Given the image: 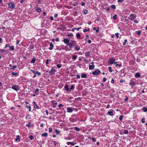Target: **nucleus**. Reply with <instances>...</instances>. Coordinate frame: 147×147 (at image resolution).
Wrapping results in <instances>:
<instances>
[{
  "mask_svg": "<svg viewBox=\"0 0 147 147\" xmlns=\"http://www.w3.org/2000/svg\"><path fill=\"white\" fill-rule=\"evenodd\" d=\"M71 42H70L69 44L68 45L69 46V47L71 49L73 47H74L76 45V43L75 41L72 40Z\"/></svg>",
  "mask_w": 147,
  "mask_h": 147,
  "instance_id": "obj_1",
  "label": "nucleus"
},
{
  "mask_svg": "<svg viewBox=\"0 0 147 147\" xmlns=\"http://www.w3.org/2000/svg\"><path fill=\"white\" fill-rule=\"evenodd\" d=\"M11 88L16 91H18L20 89V88L17 85H14L11 87Z\"/></svg>",
  "mask_w": 147,
  "mask_h": 147,
  "instance_id": "obj_2",
  "label": "nucleus"
},
{
  "mask_svg": "<svg viewBox=\"0 0 147 147\" xmlns=\"http://www.w3.org/2000/svg\"><path fill=\"white\" fill-rule=\"evenodd\" d=\"M100 72V71L99 69H97L95 71H93L92 72V74L94 75H97L99 74Z\"/></svg>",
  "mask_w": 147,
  "mask_h": 147,
  "instance_id": "obj_3",
  "label": "nucleus"
},
{
  "mask_svg": "<svg viewBox=\"0 0 147 147\" xmlns=\"http://www.w3.org/2000/svg\"><path fill=\"white\" fill-rule=\"evenodd\" d=\"M108 62L110 64H112L114 63L115 62V59L113 58H110L108 60Z\"/></svg>",
  "mask_w": 147,
  "mask_h": 147,
  "instance_id": "obj_4",
  "label": "nucleus"
},
{
  "mask_svg": "<svg viewBox=\"0 0 147 147\" xmlns=\"http://www.w3.org/2000/svg\"><path fill=\"white\" fill-rule=\"evenodd\" d=\"M129 19L131 21H133L136 18V16H135L133 13L131 14L130 15Z\"/></svg>",
  "mask_w": 147,
  "mask_h": 147,
  "instance_id": "obj_5",
  "label": "nucleus"
},
{
  "mask_svg": "<svg viewBox=\"0 0 147 147\" xmlns=\"http://www.w3.org/2000/svg\"><path fill=\"white\" fill-rule=\"evenodd\" d=\"M8 6L9 8L11 9H13L14 8L15 5V4L12 3H10L8 4Z\"/></svg>",
  "mask_w": 147,
  "mask_h": 147,
  "instance_id": "obj_6",
  "label": "nucleus"
},
{
  "mask_svg": "<svg viewBox=\"0 0 147 147\" xmlns=\"http://www.w3.org/2000/svg\"><path fill=\"white\" fill-rule=\"evenodd\" d=\"M55 72V69L54 68H52L51 70L49 71V74L50 75H52L54 74Z\"/></svg>",
  "mask_w": 147,
  "mask_h": 147,
  "instance_id": "obj_7",
  "label": "nucleus"
},
{
  "mask_svg": "<svg viewBox=\"0 0 147 147\" xmlns=\"http://www.w3.org/2000/svg\"><path fill=\"white\" fill-rule=\"evenodd\" d=\"M113 110L112 109H111L110 111H108L107 112V114L110 116H113L114 114L113 113Z\"/></svg>",
  "mask_w": 147,
  "mask_h": 147,
  "instance_id": "obj_8",
  "label": "nucleus"
},
{
  "mask_svg": "<svg viewBox=\"0 0 147 147\" xmlns=\"http://www.w3.org/2000/svg\"><path fill=\"white\" fill-rule=\"evenodd\" d=\"M89 69L90 70L93 69L94 68V65L93 64H92V65H90V64L89 65Z\"/></svg>",
  "mask_w": 147,
  "mask_h": 147,
  "instance_id": "obj_9",
  "label": "nucleus"
},
{
  "mask_svg": "<svg viewBox=\"0 0 147 147\" xmlns=\"http://www.w3.org/2000/svg\"><path fill=\"white\" fill-rule=\"evenodd\" d=\"M73 111L72 109L70 107H68L67 109V112L68 113H71Z\"/></svg>",
  "mask_w": 147,
  "mask_h": 147,
  "instance_id": "obj_10",
  "label": "nucleus"
},
{
  "mask_svg": "<svg viewBox=\"0 0 147 147\" xmlns=\"http://www.w3.org/2000/svg\"><path fill=\"white\" fill-rule=\"evenodd\" d=\"M63 41L65 43L69 44V40L66 38H65L63 40Z\"/></svg>",
  "mask_w": 147,
  "mask_h": 147,
  "instance_id": "obj_11",
  "label": "nucleus"
},
{
  "mask_svg": "<svg viewBox=\"0 0 147 147\" xmlns=\"http://www.w3.org/2000/svg\"><path fill=\"white\" fill-rule=\"evenodd\" d=\"M75 46H76L75 48V49L77 51H79L80 49V47L79 46L76 45Z\"/></svg>",
  "mask_w": 147,
  "mask_h": 147,
  "instance_id": "obj_12",
  "label": "nucleus"
},
{
  "mask_svg": "<svg viewBox=\"0 0 147 147\" xmlns=\"http://www.w3.org/2000/svg\"><path fill=\"white\" fill-rule=\"evenodd\" d=\"M109 81L111 83H114V80L112 78H109V79L108 83Z\"/></svg>",
  "mask_w": 147,
  "mask_h": 147,
  "instance_id": "obj_13",
  "label": "nucleus"
},
{
  "mask_svg": "<svg viewBox=\"0 0 147 147\" xmlns=\"http://www.w3.org/2000/svg\"><path fill=\"white\" fill-rule=\"evenodd\" d=\"M81 77L82 78H86L87 77V75L85 73H83L81 75Z\"/></svg>",
  "mask_w": 147,
  "mask_h": 147,
  "instance_id": "obj_14",
  "label": "nucleus"
},
{
  "mask_svg": "<svg viewBox=\"0 0 147 147\" xmlns=\"http://www.w3.org/2000/svg\"><path fill=\"white\" fill-rule=\"evenodd\" d=\"M50 47L49 48V49L50 50H52L53 49V47H54L53 45V44L52 43V42H51L50 43Z\"/></svg>",
  "mask_w": 147,
  "mask_h": 147,
  "instance_id": "obj_15",
  "label": "nucleus"
},
{
  "mask_svg": "<svg viewBox=\"0 0 147 147\" xmlns=\"http://www.w3.org/2000/svg\"><path fill=\"white\" fill-rule=\"evenodd\" d=\"M140 75L139 73H137L135 74V77L136 78H138L140 77Z\"/></svg>",
  "mask_w": 147,
  "mask_h": 147,
  "instance_id": "obj_16",
  "label": "nucleus"
},
{
  "mask_svg": "<svg viewBox=\"0 0 147 147\" xmlns=\"http://www.w3.org/2000/svg\"><path fill=\"white\" fill-rule=\"evenodd\" d=\"M34 104V107L35 108H36L37 109H38L39 108L37 106V105L36 104V102H33Z\"/></svg>",
  "mask_w": 147,
  "mask_h": 147,
  "instance_id": "obj_17",
  "label": "nucleus"
},
{
  "mask_svg": "<svg viewBox=\"0 0 147 147\" xmlns=\"http://www.w3.org/2000/svg\"><path fill=\"white\" fill-rule=\"evenodd\" d=\"M85 54L86 57H89L90 55V53L89 52H86L85 53Z\"/></svg>",
  "mask_w": 147,
  "mask_h": 147,
  "instance_id": "obj_18",
  "label": "nucleus"
},
{
  "mask_svg": "<svg viewBox=\"0 0 147 147\" xmlns=\"http://www.w3.org/2000/svg\"><path fill=\"white\" fill-rule=\"evenodd\" d=\"M36 60V59H35L34 57L31 60V63H34L35 62V61Z\"/></svg>",
  "mask_w": 147,
  "mask_h": 147,
  "instance_id": "obj_19",
  "label": "nucleus"
},
{
  "mask_svg": "<svg viewBox=\"0 0 147 147\" xmlns=\"http://www.w3.org/2000/svg\"><path fill=\"white\" fill-rule=\"evenodd\" d=\"M20 136L19 135H18L16 136V138L15 139V140L16 141H18V140L19 141V142L20 141Z\"/></svg>",
  "mask_w": 147,
  "mask_h": 147,
  "instance_id": "obj_20",
  "label": "nucleus"
},
{
  "mask_svg": "<svg viewBox=\"0 0 147 147\" xmlns=\"http://www.w3.org/2000/svg\"><path fill=\"white\" fill-rule=\"evenodd\" d=\"M36 11L38 12H40L41 11V10L40 9L39 7H37L36 9Z\"/></svg>",
  "mask_w": 147,
  "mask_h": 147,
  "instance_id": "obj_21",
  "label": "nucleus"
},
{
  "mask_svg": "<svg viewBox=\"0 0 147 147\" xmlns=\"http://www.w3.org/2000/svg\"><path fill=\"white\" fill-rule=\"evenodd\" d=\"M76 37L78 38H80V34L79 33H77L76 35Z\"/></svg>",
  "mask_w": 147,
  "mask_h": 147,
  "instance_id": "obj_22",
  "label": "nucleus"
},
{
  "mask_svg": "<svg viewBox=\"0 0 147 147\" xmlns=\"http://www.w3.org/2000/svg\"><path fill=\"white\" fill-rule=\"evenodd\" d=\"M77 55H74L72 56V59L74 61L77 58Z\"/></svg>",
  "mask_w": 147,
  "mask_h": 147,
  "instance_id": "obj_23",
  "label": "nucleus"
},
{
  "mask_svg": "<svg viewBox=\"0 0 147 147\" xmlns=\"http://www.w3.org/2000/svg\"><path fill=\"white\" fill-rule=\"evenodd\" d=\"M142 110L145 112H146L147 111V108L145 107H143L142 108Z\"/></svg>",
  "mask_w": 147,
  "mask_h": 147,
  "instance_id": "obj_24",
  "label": "nucleus"
},
{
  "mask_svg": "<svg viewBox=\"0 0 147 147\" xmlns=\"http://www.w3.org/2000/svg\"><path fill=\"white\" fill-rule=\"evenodd\" d=\"M9 49L11 51L13 50L14 49V46H9Z\"/></svg>",
  "mask_w": 147,
  "mask_h": 147,
  "instance_id": "obj_25",
  "label": "nucleus"
},
{
  "mask_svg": "<svg viewBox=\"0 0 147 147\" xmlns=\"http://www.w3.org/2000/svg\"><path fill=\"white\" fill-rule=\"evenodd\" d=\"M123 117H124L123 115H120L119 118V120L121 121H122Z\"/></svg>",
  "mask_w": 147,
  "mask_h": 147,
  "instance_id": "obj_26",
  "label": "nucleus"
},
{
  "mask_svg": "<svg viewBox=\"0 0 147 147\" xmlns=\"http://www.w3.org/2000/svg\"><path fill=\"white\" fill-rule=\"evenodd\" d=\"M26 126L28 127L29 128L31 127L32 126L31 125L30 122H29L28 124L26 125Z\"/></svg>",
  "mask_w": 147,
  "mask_h": 147,
  "instance_id": "obj_27",
  "label": "nucleus"
},
{
  "mask_svg": "<svg viewBox=\"0 0 147 147\" xmlns=\"http://www.w3.org/2000/svg\"><path fill=\"white\" fill-rule=\"evenodd\" d=\"M42 136L43 137H46L47 136V133L42 134Z\"/></svg>",
  "mask_w": 147,
  "mask_h": 147,
  "instance_id": "obj_28",
  "label": "nucleus"
},
{
  "mask_svg": "<svg viewBox=\"0 0 147 147\" xmlns=\"http://www.w3.org/2000/svg\"><path fill=\"white\" fill-rule=\"evenodd\" d=\"M35 74H37L38 76H40L41 74L40 72H39L38 71H36L35 73Z\"/></svg>",
  "mask_w": 147,
  "mask_h": 147,
  "instance_id": "obj_29",
  "label": "nucleus"
},
{
  "mask_svg": "<svg viewBox=\"0 0 147 147\" xmlns=\"http://www.w3.org/2000/svg\"><path fill=\"white\" fill-rule=\"evenodd\" d=\"M141 32L140 30H138V31H136L135 32V33L137 34L138 35H140L141 34Z\"/></svg>",
  "mask_w": 147,
  "mask_h": 147,
  "instance_id": "obj_30",
  "label": "nucleus"
},
{
  "mask_svg": "<svg viewBox=\"0 0 147 147\" xmlns=\"http://www.w3.org/2000/svg\"><path fill=\"white\" fill-rule=\"evenodd\" d=\"M123 132L125 134H127L128 133V131L127 129H125Z\"/></svg>",
  "mask_w": 147,
  "mask_h": 147,
  "instance_id": "obj_31",
  "label": "nucleus"
},
{
  "mask_svg": "<svg viewBox=\"0 0 147 147\" xmlns=\"http://www.w3.org/2000/svg\"><path fill=\"white\" fill-rule=\"evenodd\" d=\"M65 89L67 90L68 91L69 90V88L68 86V85L66 84L65 86Z\"/></svg>",
  "mask_w": 147,
  "mask_h": 147,
  "instance_id": "obj_32",
  "label": "nucleus"
},
{
  "mask_svg": "<svg viewBox=\"0 0 147 147\" xmlns=\"http://www.w3.org/2000/svg\"><path fill=\"white\" fill-rule=\"evenodd\" d=\"M51 102L52 103L53 105V107H55V101L52 100Z\"/></svg>",
  "mask_w": 147,
  "mask_h": 147,
  "instance_id": "obj_33",
  "label": "nucleus"
},
{
  "mask_svg": "<svg viewBox=\"0 0 147 147\" xmlns=\"http://www.w3.org/2000/svg\"><path fill=\"white\" fill-rule=\"evenodd\" d=\"M29 49H33L34 48V46L32 45H30L29 46Z\"/></svg>",
  "mask_w": 147,
  "mask_h": 147,
  "instance_id": "obj_34",
  "label": "nucleus"
},
{
  "mask_svg": "<svg viewBox=\"0 0 147 147\" xmlns=\"http://www.w3.org/2000/svg\"><path fill=\"white\" fill-rule=\"evenodd\" d=\"M11 74L13 76H16L18 75V73L17 72H13Z\"/></svg>",
  "mask_w": 147,
  "mask_h": 147,
  "instance_id": "obj_35",
  "label": "nucleus"
},
{
  "mask_svg": "<svg viewBox=\"0 0 147 147\" xmlns=\"http://www.w3.org/2000/svg\"><path fill=\"white\" fill-rule=\"evenodd\" d=\"M111 7L113 9H115L116 8L115 5H111Z\"/></svg>",
  "mask_w": 147,
  "mask_h": 147,
  "instance_id": "obj_36",
  "label": "nucleus"
},
{
  "mask_svg": "<svg viewBox=\"0 0 147 147\" xmlns=\"http://www.w3.org/2000/svg\"><path fill=\"white\" fill-rule=\"evenodd\" d=\"M74 129L76 131H79L80 130V129L77 127H76L74 128Z\"/></svg>",
  "mask_w": 147,
  "mask_h": 147,
  "instance_id": "obj_37",
  "label": "nucleus"
},
{
  "mask_svg": "<svg viewBox=\"0 0 147 147\" xmlns=\"http://www.w3.org/2000/svg\"><path fill=\"white\" fill-rule=\"evenodd\" d=\"M108 69L110 72H111L113 71V70H112V68L111 67H108Z\"/></svg>",
  "mask_w": 147,
  "mask_h": 147,
  "instance_id": "obj_38",
  "label": "nucleus"
},
{
  "mask_svg": "<svg viewBox=\"0 0 147 147\" xmlns=\"http://www.w3.org/2000/svg\"><path fill=\"white\" fill-rule=\"evenodd\" d=\"M145 118H143L141 119V121L142 123H144L145 122Z\"/></svg>",
  "mask_w": 147,
  "mask_h": 147,
  "instance_id": "obj_39",
  "label": "nucleus"
},
{
  "mask_svg": "<svg viewBox=\"0 0 147 147\" xmlns=\"http://www.w3.org/2000/svg\"><path fill=\"white\" fill-rule=\"evenodd\" d=\"M115 66H116V67H117V66H119V67H121V65L117 64V62H115Z\"/></svg>",
  "mask_w": 147,
  "mask_h": 147,
  "instance_id": "obj_40",
  "label": "nucleus"
},
{
  "mask_svg": "<svg viewBox=\"0 0 147 147\" xmlns=\"http://www.w3.org/2000/svg\"><path fill=\"white\" fill-rule=\"evenodd\" d=\"M117 14L115 15L113 17V19L114 20L116 19H117Z\"/></svg>",
  "mask_w": 147,
  "mask_h": 147,
  "instance_id": "obj_41",
  "label": "nucleus"
},
{
  "mask_svg": "<svg viewBox=\"0 0 147 147\" xmlns=\"http://www.w3.org/2000/svg\"><path fill=\"white\" fill-rule=\"evenodd\" d=\"M60 132L59 130L56 129V133L57 134H59L60 133Z\"/></svg>",
  "mask_w": 147,
  "mask_h": 147,
  "instance_id": "obj_42",
  "label": "nucleus"
},
{
  "mask_svg": "<svg viewBox=\"0 0 147 147\" xmlns=\"http://www.w3.org/2000/svg\"><path fill=\"white\" fill-rule=\"evenodd\" d=\"M17 66L16 65L13 66L12 68L11 69L14 70L15 69L17 68Z\"/></svg>",
  "mask_w": 147,
  "mask_h": 147,
  "instance_id": "obj_43",
  "label": "nucleus"
},
{
  "mask_svg": "<svg viewBox=\"0 0 147 147\" xmlns=\"http://www.w3.org/2000/svg\"><path fill=\"white\" fill-rule=\"evenodd\" d=\"M29 138L31 140H32L34 139V137L32 135H30L29 136Z\"/></svg>",
  "mask_w": 147,
  "mask_h": 147,
  "instance_id": "obj_44",
  "label": "nucleus"
},
{
  "mask_svg": "<svg viewBox=\"0 0 147 147\" xmlns=\"http://www.w3.org/2000/svg\"><path fill=\"white\" fill-rule=\"evenodd\" d=\"M56 65L58 68H60L61 67V65L60 64H58Z\"/></svg>",
  "mask_w": 147,
  "mask_h": 147,
  "instance_id": "obj_45",
  "label": "nucleus"
},
{
  "mask_svg": "<svg viewBox=\"0 0 147 147\" xmlns=\"http://www.w3.org/2000/svg\"><path fill=\"white\" fill-rule=\"evenodd\" d=\"M127 40L126 39L124 40V42L123 43V45H126V43L127 42Z\"/></svg>",
  "mask_w": 147,
  "mask_h": 147,
  "instance_id": "obj_46",
  "label": "nucleus"
},
{
  "mask_svg": "<svg viewBox=\"0 0 147 147\" xmlns=\"http://www.w3.org/2000/svg\"><path fill=\"white\" fill-rule=\"evenodd\" d=\"M39 91V89L38 88L36 89L34 91L35 93H36Z\"/></svg>",
  "mask_w": 147,
  "mask_h": 147,
  "instance_id": "obj_47",
  "label": "nucleus"
},
{
  "mask_svg": "<svg viewBox=\"0 0 147 147\" xmlns=\"http://www.w3.org/2000/svg\"><path fill=\"white\" fill-rule=\"evenodd\" d=\"M74 88V86L73 85H72L71 87L70 91H71V90H73Z\"/></svg>",
  "mask_w": 147,
  "mask_h": 147,
  "instance_id": "obj_48",
  "label": "nucleus"
},
{
  "mask_svg": "<svg viewBox=\"0 0 147 147\" xmlns=\"http://www.w3.org/2000/svg\"><path fill=\"white\" fill-rule=\"evenodd\" d=\"M73 35V34L71 33V34H68L67 35V36H68V37H70V36H72Z\"/></svg>",
  "mask_w": 147,
  "mask_h": 147,
  "instance_id": "obj_49",
  "label": "nucleus"
},
{
  "mask_svg": "<svg viewBox=\"0 0 147 147\" xmlns=\"http://www.w3.org/2000/svg\"><path fill=\"white\" fill-rule=\"evenodd\" d=\"M88 13V10H85L84 11V13L85 14H86Z\"/></svg>",
  "mask_w": 147,
  "mask_h": 147,
  "instance_id": "obj_50",
  "label": "nucleus"
},
{
  "mask_svg": "<svg viewBox=\"0 0 147 147\" xmlns=\"http://www.w3.org/2000/svg\"><path fill=\"white\" fill-rule=\"evenodd\" d=\"M52 128L50 127L49 128V132L51 133V132H52Z\"/></svg>",
  "mask_w": 147,
  "mask_h": 147,
  "instance_id": "obj_51",
  "label": "nucleus"
},
{
  "mask_svg": "<svg viewBox=\"0 0 147 147\" xmlns=\"http://www.w3.org/2000/svg\"><path fill=\"white\" fill-rule=\"evenodd\" d=\"M91 140H92L93 142H94L96 141V139H95V138H94L93 137V138H92Z\"/></svg>",
  "mask_w": 147,
  "mask_h": 147,
  "instance_id": "obj_52",
  "label": "nucleus"
},
{
  "mask_svg": "<svg viewBox=\"0 0 147 147\" xmlns=\"http://www.w3.org/2000/svg\"><path fill=\"white\" fill-rule=\"evenodd\" d=\"M106 80H107V79L105 78V77L103 78V80H102V82H105L106 81Z\"/></svg>",
  "mask_w": 147,
  "mask_h": 147,
  "instance_id": "obj_53",
  "label": "nucleus"
},
{
  "mask_svg": "<svg viewBox=\"0 0 147 147\" xmlns=\"http://www.w3.org/2000/svg\"><path fill=\"white\" fill-rule=\"evenodd\" d=\"M30 70L31 71H32V72H33V74H35V72H36V71H35V70H34L33 69H30Z\"/></svg>",
  "mask_w": 147,
  "mask_h": 147,
  "instance_id": "obj_54",
  "label": "nucleus"
},
{
  "mask_svg": "<svg viewBox=\"0 0 147 147\" xmlns=\"http://www.w3.org/2000/svg\"><path fill=\"white\" fill-rule=\"evenodd\" d=\"M118 34H119V33H116L115 34V35H116V36L117 38H119Z\"/></svg>",
  "mask_w": 147,
  "mask_h": 147,
  "instance_id": "obj_55",
  "label": "nucleus"
},
{
  "mask_svg": "<svg viewBox=\"0 0 147 147\" xmlns=\"http://www.w3.org/2000/svg\"><path fill=\"white\" fill-rule=\"evenodd\" d=\"M27 108L29 109V111H31V107L30 106H28L27 107Z\"/></svg>",
  "mask_w": 147,
  "mask_h": 147,
  "instance_id": "obj_56",
  "label": "nucleus"
},
{
  "mask_svg": "<svg viewBox=\"0 0 147 147\" xmlns=\"http://www.w3.org/2000/svg\"><path fill=\"white\" fill-rule=\"evenodd\" d=\"M20 42V40H17V41H16V44H17V45H18V44H19V43Z\"/></svg>",
  "mask_w": 147,
  "mask_h": 147,
  "instance_id": "obj_57",
  "label": "nucleus"
},
{
  "mask_svg": "<svg viewBox=\"0 0 147 147\" xmlns=\"http://www.w3.org/2000/svg\"><path fill=\"white\" fill-rule=\"evenodd\" d=\"M49 59H47L46 60V65H47V64H48V63H49Z\"/></svg>",
  "mask_w": 147,
  "mask_h": 147,
  "instance_id": "obj_58",
  "label": "nucleus"
},
{
  "mask_svg": "<svg viewBox=\"0 0 147 147\" xmlns=\"http://www.w3.org/2000/svg\"><path fill=\"white\" fill-rule=\"evenodd\" d=\"M135 84V83H129V84H130V85L131 86H132V88H133V86Z\"/></svg>",
  "mask_w": 147,
  "mask_h": 147,
  "instance_id": "obj_59",
  "label": "nucleus"
},
{
  "mask_svg": "<svg viewBox=\"0 0 147 147\" xmlns=\"http://www.w3.org/2000/svg\"><path fill=\"white\" fill-rule=\"evenodd\" d=\"M124 0H118L117 2L118 3H121Z\"/></svg>",
  "mask_w": 147,
  "mask_h": 147,
  "instance_id": "obj_60",
  "label": "nucleus"
},
{
  "mask_svg": "<svg viewBox=\"0 0 147 147\" xmlns=\"http://www.w3.org/2000/svg\"><path fill=\"white\" fill-rule=\"evenodd\" d=\"M63 105L61 104H59L58 106V107L59 108L61 107H63Z\"/></svg>",
  "mask_w": 147,
  "mask_h": 147,
  "instance_id": "obj_61",
  "label": "nucleus"
},
{
  "mask_svg": "<svg viewBox=\"0 0 147 147\" xmlns=\"http://www.w3.org/2000/svg\"><path fill=\"white\" fill-rule=\"evenodd\" d=\"M0 51L1 52H4L5 50L3 49H0Z\"/></svg>",
  "mask_w": 147,
  "mask_h": 147,
  "instance_id": "obj_62",
  "label": "nucleus"
},
{
  "mask_svg": "<svg viewBox=\"0 0 147 147\" xmlns=\"http://www.w3.org/2000/svg\"><path fill=\"white\" fill-rule=\"evenodd\" d=\"M81 5L82 6H84L85 5V3L84 2H82L81 3Z\"/></svg>",
  "mask_w": 147,
  "mask_h": 147,
  "instance_id": "obj_63",
  "label": "nucleus"
},
{
  "mask_svg": "<svg viewBox=\"0 0 147 147\" xmlns=\"http://www.w3.org/2000/svg\"><path fill=\"white\" fill-rule=\"evenodd\" d=\"M88 42L89 43V44H90L91 43V40H88Z\"/></svg>",
  "mask_w": 147,
  "mask_h": 147,
  "instance_id": "obj_64",
  "label": "nucleus"
}]
</instances>
